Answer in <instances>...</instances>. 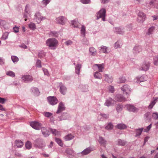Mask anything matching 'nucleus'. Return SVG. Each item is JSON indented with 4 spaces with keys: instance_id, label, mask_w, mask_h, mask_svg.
<instances>
[{
    "instance_id": "1",
    "label": "nucleus",
    "mask_w": 158,
    "mask_h": 158,
    "mask_svg": "<svg viewBox=\"0 0 158 158\" xmlns=\"http://www.w3.org/2000/svg\"><path fill=\"white\" fill-rule=\"evenodd\" d=\"M46 45L52 50H55L58 45V41L54 38H50L47 39L46 41Z\"/></svg>"
},
{
    "instance_id": "2",
    "label": "nucleus",
    "mask_w": 158,
    "mask_h": 158,
    "mask_svg": "<svg viewBox=\"0 0 158 158\" xmlns=\"http://www.w3.org/2000/svg\"><path fill=\"white\" fill-rule=\"evenodd\" d=\"M121 89L123 92V93L127 95V97L130 95L131 89L128 85H123L121 87Z\"/></svg>"
},
{
    "instance_id": "3",
    "label": "nucleus",
    "mask_w": 158,
    "mask_h": 158,
    "mask_svg": "<svg viewBox=\"0 0 158 158\" xmlns=\"http://www.w3.org/2000/svg\"><path fill=\"white\" fill-rule=\"evenodd\" d=\"M47 100L48 103L52 106L56 104L58 102V100L54 96H49L47 98Z\"/></svg>"
},
{
    "instance_id": "4",
    "label": "nucleus",
    "mask_w": 158,
    "mask_h": 158,
    "mask_svg": "<svg viewBox=\"0 0 158 158\" xmlns=\"http://www.w3.org/2000/svg\"><path fill=\"white\" fill-rule=\"evenodd\" d=\"M106 10H99L96 14L97 18L96 19L98 20L99 18H102L103 21H105Z\"/></svg>"
},
{
    "instance_id": "5",
    "label": "nucleus",
    "mask_w": 158,
    "mask_h": 158,
    "mask_svg": "<svg viewBox=\"0 0 158 158\" xmlns=\"http://www.w3.org/2000/svg\"><path fill=\"white\" fill-rule=\"evenodd\" d=\"M138 17L137 19V21L140 23H142L145 21L146 18V16L142 11H139L138 14Z\"/></svg>"
},
{
    "instance_id": "6",
    "label": "nucleus",
    "mask_w": 158,
    "mask_h": 158,
    "mask_svg": "<svg viewBox=\"0 0 158 158\" xmlns=\"http://www.w3.org/2000/svg\"><path fill=\"white\" fill-rule=\"evenodd\" d=\"M45 19V18L41 16L39 12L36 13L34 15V20L38 23H40L42 20Z\"/></svg>"
},
{
    "instance_id": "7",
    "label": "nucleus",
    "mask_w": 158,
    "mask_h": 158,
    "mask_svg": "<svg viewBox=\"0 0 158 158\" xmlns=\"http://www.w3.org/2000/svg\"><path fill=\"white\" fill-rule=\"evenodd\" d=\"M30 126L34 129L40 130L41 128H42V124L37 122H32L30 123Z\"/></svg>"
},
{
    "instance_id": "8",
    "label": "nucleus",
    "mask_w": 158,
    "mask_h": 158,
    "mask_svg": "<svg viewBox=\"0 0 158 158\" xmlns=\"http://www.w3.org/2000/svg\"><path fill=\"white\" fill-rule=\"evenodd\" d=\"M34 145L37 148H41L45 146V145L39 139H36L34 141Z\"/></svg>"
},
{
    "instance_id": "9",
    "label": "nucleus",
    "mask_w": 158,
    "mask_h": 158,
    "mask_svg": "<svg viewBox=\"0 0 158 158\" xmlns=\"http://www.w3.org/2000/svg\"><path fill=\"white\" fill-rule=\"evenodd\" d=\"M59 86L61 94L64 95H65L67 91V88L62 82L59 83Z\"/></svg>"
},
{
    "instance_id": "10",
    "label": "nucleus",
    "mask_w": 158,
    "mask_h": 158,
    "mask_svg": "<svg viewBox=\"0 0 158 158\" xmlns=\"http://www.w3.org/2000/svg\"><path fill=\"white\" fill-rule=\"evenodd\" d=\"M150 66V63L148 62H143L139 68L140 70L146 71L148 70Z\"/></svg>"
},
{
    "instance_id": "11",
    "label": "nucleus",
    "mask_w": 158,
    "mask_h": 158,
    "mask_svg": "<svg viewBox=\"0 0 158 158\" xmlns=\"http://www.w3.org/2000/svg\"><path fill=\"white\" fill-rule=\"evenodd\" d=\"M22 78L24 82L26 83L30 82L33 80L32 76L28 75L23 76Z\"/></svg>"
},
{
    "instance_id": "12",
    "label": "nucleus",
    "mask_w": 158,
    "mask_h": 158,
    "mask_svg": "<svg viewBox=\"0 0 158 158\" xmlns=\"http://www.w3.org/2000/svg\"><path fill=\"white\" fill-rule=\"evenodd\" d=\"M115 103V101L111 98L106 99L104 105L108 107L112 106Z\"/></svg>"
},
{
    "instance_id": "13",
    "label": "nucleus",
    "mask_w": 158,
    "mask_h": 158,
    "mask_svg": "<svg viewBox=\"0 0 158 158\" xmlns=\"http://www.w3.org/2000/svg\"><path fill=\"white\" fill-rule=\"evenodd\" d=\"M147 77L144 75L141 76H138L134 79V81L137 83H139L141 82L145 81L147 80Z\"/></svg>"
},
{
    "instance_id": "14",
    "label": "nucleus",
    "mask_w": 158,
    "mask_h": 158,
    "mask_svg": "<svg viewBox=\"0 0 158 158\" xmlns=\"http://www.w3.org/2000/svg\"><path fill=\"white\" fill-rule=\"evenodd\" d=\"M94 150V148H93L89 147L87 148L81 152L79 153L81 154L82 155H86L90 153Z\"/></svg>"
},
{
    "instance_id": "15",
    "label": "nucleus",
    "mask_w": 158,
    "mask_h": 158,
    "mask_svg": "<svg viewBox=\"0 0 158 158\" xmlns=\"http://www.w3.org/2000/svg\"><path fill=\"white\" fill-rule=\"evenodd\" d=\"M66 20L67 19L63 16L59 17L56 19V22L61 25H64Z\"/></svg>"
},
{
    "instance_id": "16",
    "label": "nucleus",
    "mask_w": 158,
    "mask_h": 158,
    "mask_svg": "<svg viewBox=\"0 0 158 158\" xmlns=\"http://www.w3.org/2000/svg\"><path fill=\"white\" fill-rule=\"evenodd\" d=\"M113 30L114 32L119 34H123L125 32L124 29L123 27H117L113 28Z\"/></svg>"
},
{
    "instance_id": "17",
    "label": "nucleus",
    "mask_w": 158,
    "mask_h": 158,
    "mask_svg": "<svg viewBox=\"0 0 158 158\" xmlns=\"http://www.w3.org/2000/svg\"><path fill=\"white\" fill-rule=\"evenodd\" d=\"M41 131L42 134L45 137H48L50 134L49 128L46 127H42L41 129Z\"/></svg>"
},
{
    "instance_id": "18",
    "label": "nucleus",
    "mask_w": 158,
    "mask_h": 158,
    "mask_svg": "<svg viewBox=\"0 0 158 158\" xmlns=\"http://www.w3.org/2000/svg\"><path fill=\"white\" fill-rule=\"evenodd\" d=\"M65 108L64 103L62 102H60L58 105L56 113L57 114L60 113L61 111L64 110Z\"/></svg>"
},
{
    "instance_id": "19",
    "label": "nucleus",
    "mask_w": 158,
    "mask_h": 158,
    "mask_svg": "<svg viewBox=\"0 0 158 158\" xmlns=\"http://www.w3.org/2000/svg\"><path fill=\"white\" fill-rule=\"evenodd\" d=\"M114 99L118 102H124L126 101V98L123 95L120 94H116Z\"/></svg>"
},
{
    "instance_id": "20",
    "label": "nucleus",
    "mask_w": 158,
    "mask_h": 158,
    "mask_svg": "<svg viewBox=\"0 0 158 158\" xmlns=\"http://www.w3.org/2000/svg\"><path fill=\"white\" fill-rule=\"evenodd\" d=\"M103 76L104 77V81L109 83H110L112 82L113 79L111 76L105 74Z\"/></svg>"
},
{
    "instance_id": "21",
    "label": "nucleus",
    "mask_w": 158,
    "mask_h": 158,
    "mask_svg": "<svg viewBox=\"0 0 158 158\" xmlns=\"http://www.w3.org/2000/svg\"><path fill=\"white\" fill-rule=\"evenodd\" d=\"M142 50V47L141 46L136 45L133 48V52L134 54H136L141 52Z\"/></svg>"
},
{
    "instance_id": "22",
    "label": "nucleus",
    "mask_w": 158,
    "mask_h": 158,
    "mask_svg": "<svg viewBox=\"0 0 158 158\" xmlns=\"http://www.w3.org/2000/svg\"><path fill=\"white\" fill-rule=\"evenodd\" d=\"M31 93L35 96H38L40 94V92L37 88L32 87L31 88Z\"/></svg>"
},
{
    "instance_id": "23",
    "label": "nucleus",
    "mask_w": 158,
    "mask_h": 158,
    "mask_svg": "<svg viewBox=\"0 0 158 158\" xmlns=\"http://www.w3.org/2000/svg\"><path fill=\"white\" fill-rule=\"evenodd\" d=\"M126 107L128 110L130 112H135L137 110L136 108L131 105L127 104Z\"/></svg>"
},
{
    "instance_id": "24",
    "label": "nucleus",
    "mask_w": 158,
    "mask_h": 158,
    "mask_svg": "<svg viewBox=\"0 0 158 158\" xmlns=\"http://www.w3.org/2000/svg\"><path fill=\"white\" fill-rule=\"evenodd\" d=\"M98 141L101 145L105 147L107 143V141L104 138L101 136H99L98 139Z\"/></svg>"
},
{
    "instance_id": "25",
    "label": "nucleus",
    "mask_w": 158,
    "mask_h": 158,
    "mask_svg": "<svg viewBox=\"0 0 158 158\" xmlns=\"http://www.w3.org/2000/svg\"><path fill=\"white\" fill-rule=\"evenodd\" d=\"M73 64L75 65V72L79 75L80 74V72L81 69L82 67V65L80 64H77L75 65V63Z\"/></svg>"
},
{
    "instance_id": "26",
    "label": "nucleus",
    "mask_w": 158,
    "mask_h": 158,
    "mask_svg": "<svg viewBox=\"0 0 158 158\" xmlns=\"http://www.w3.org/2000/svg\"><path fill=\"white\" fill-rule=\"evenodd\" d=\"M99 49L103 53L107 54L109 52L108 51V47L104 46H102L99 47Z\"/></svg>"
},
{
    "instance_id": "27",
    "label": "nucleus",
    "mask_w": 158,
    "mask_h": 158,
    "mask_svg": "<svg viewBox=\"0 0 158 158\" xmlns=\"http://www.w3.org/2000/svg\"><path fill=\"white\" fill-rule=\"evenodd\" d=\"M0 26L1 28H3L5 29H7L9 28L8 24L3 20H0Z\"/></svg>"
},
{
    "instance_id": "28",
    "label": "nucleus",
    "mask_w": 158,
    "mask_h": 158,
    "mask_svg": "<svg viewBox=\"0 0 158 158\" xmlns=\"http://www.w3.org/2000/svg\"><path fill=\"white\" fill-rule=\"evenodd\" d=\"M49 129L50 132L52 134L56 136H59L60 135V132L55 129H53L51 128H49Z\"/></svg>"
},
{
    "instance_id": "29",
    "label": "nucleus",
    "mask_w": 158,
    "mask_h": 158,
    "mask_svg": "<svg viewBox=\"0 0 158 158\" xmlns=\"http://www.w3.org/2000/svg\"><path fill=\"white\" fill-rule=\"evenodd\" d=\"M115 127L119 129L123 130L127 128V126L126 124L122 123L118 124Z\"/></svg>"
},
{
    "instance_id": "30",
    "label": "nucleus",
    "mask_w": 158,
    "mask_h": 158,
    "mask_svg": "<svg viewBox=\"0 0 158 158\" xmlns=\"http://www.w3.org/2000/svg\"><path fill=\"white\" fill-rule=\"evenodd\" d=\"M31 13L30 10H25L23 14V17L25 21H27V19H29L31 16Z\"/></svg>"
},
{
    "instance_id": "31",
    "label": "nucleus",
    "mask_w": 158,
    "mask_h": 158,
    "mask_svg": "<svg viewBox=\"0 0 158 158\" xmlns=\"http://www.w3.org/2000/svg\"><path fill=\"white\" fill-rule=\"evenodd\" d=\"M86 31V30L85 26L83 25H82L81 27L80 31L81 36L85 37V36Z\"/></svg>"
},
{
    "instance_id": "32",
    "label": "nucleus",
    "mask_w": 158,
    "mask_h": 158,
    "mask_svg": "<svg viewBox=\"0 0 158 158\" xmlns=\"http://www.w3.org/2000/svg\"><path fill=\"white\" fill-rule=\"evenodd\" d=\"M144 118L147 122H149L151 120V114L150 112H147L144 115Z\"/></svg>"
},
{
    "instance_id": "33",
    "label": "nucleus",
    "mask_w": 158,
    "mask_h": 158,
    "mask_svg": "<svg viewBox=\"0 0 158 158\" xmlns=\"http://www.w3.org/2000/svg\"><path fill=\"white\" fill-rule=\"evenodd\" d=\"M95 65L98 68V71L100 72H102L104 68V64H95Z\"/></svg>"
},
{
    "instance_id": "34",
    "label": "nucleus",
    "mask_w": 158,
    "mask_h": 158,
    "mask_svg": "<svg viewBox=\"0 0 158 158\" xmlns=\"http://www.w3.org/2000/svg\"><path fill=\"white\" fill-rule=\"evenodd\" d=\"M15 143L16 146L18 148H21L23 145V142L20 140H16L15 142Z\"/></svg>"
},
{
    "instance_id": "35",
    "label": "nucleus",
    "mask_w": 158,
    "mask_h": 158,
    "mask_svg": "<svg viewBox=\"0 0 158 158\" xmlns=\"http://www.w3.org/2000/svg\"><path fill=\"white\" fill-rule=\"evenodd\" d=\"M74 138V136L71 134H69L64 137V140L66 141H69Z\"/></svg>"
},
{
    "instance_id": "36",
    "label": "nucleus",
    "mask_w": 158,
    "mask_h": 158,
    "mask_svg": "<svg viewBox=\"0 0 158 158\" xmlns=\"http://www.w3.org/2000/svg\"><path fill=\"white\" fill-rule=\"evenodd\" d=\"M94 77L95 79H101L102 78V76L100 72L96 71L94 73Z\"/></svg>"
},
{
    "instance_id": "37",
    "label": "nucleus",
    "mask_w": 158,
    "mask_h": 158,
    "mask_svg": "<svg viewBox=\"0 0 158 158\" xmlns=\"http://www.w3.org/2000/svg\"><path fill=\"white\" fill-rule=\"evenodd\" d=\"M143 129V127L135 129V132L136 133L135 136L138 137V136H139L141 134Z\"/></svg>"
},
{
    "instance_id": "38",
    "label": "nucleus",
    "mask_w": 158,
    "mask_h": 158,
    "mask_svg": "<svg viewBox=\"0 0 158 158\" xmlns=\"http://www.w3.org/2000/svg\"><path fill=\"white\" fill-rule=\"evenodd\" d=\"M70 23L75 28H80L78 25V22L77 19L71 21Z\"/></svg>"
},
{
    "instance_id": "39",
    "label": "nucleus",
    "mask_w": 158,
    "mask_h": 158,
    "mask_svg": "<svg viewBox=\"0 0 158 158\" xmlns=\"http://www.w3.org/2000/svg\"><path fill=\"white\" fill-rule=\"evenodd\" d=\"M59 35V33L56 31H51L49 33V35L51 36L56 37H57Z\"/></svg>"
},
{
    "instance_id": "40",
    "label": "nucleus",
    "mask_w": 158,
    "mask_h": 158,
    "mask_svg": "<svg viewBox=\"0 0 158 158\" xmlns=\"http://www.w3.org/2000/svg\"><path fill=\"white\" fill-rule=\"evenodd\" d=\"M157 99V98L155 97V98H154V99L151 102L148 107L149 109H151L153 108L154 106L156 104V101Z\"/></svg>"
},
{
    "instance_id": "41",
    "label": "nucleus",
    "mask_w": 158,
    "mask_h": 158,
    "mask_svg": "<svg viewBox=\"0 0 158 158\" xmlns=\"http://www.w3.org/2000/svg\"><path fill=\"white\" fill-rule=\"evenodd\" d=\"M43 114L45 117L48 118L51 117L50 120H52V118H53L52 116L53 115L52 113L48 112H44L43 113Z\"/></svg>"
},
{
    "instance_id": "42",
    "label": "nucleus",
    "mask_w": 158,
    "mask_h": 158,
    "mask_svg": "<svg viewBox=\"0 0 158 158\" xmlns=\"http://www.w3.org/2000/svg\"><path fill=\"white\" fill-rule=\"evenodd\" d=\"M155 29V27L154 26H152L150 27L148 30V31L146 33L148 35H150L152 34Z\"/></svg>"
},
{
    "instance_id": "43",
    "label": "nucleus",
    "mask_w": 158,
    "mask_h": 158,
    "mask_svg": "<svg viewBox=\"0 0 158 158\" xmlns=\"http://www.w3.org/2000/svg\"><path fill=\"white\" fill-rule=\"evenodd\" d=\"M89 51L91 55L95 56L96 54V50L94 47H90L89 48Z\"/></svg>"
},
{
    "instance_id": "44",
    "label": "nucleus",
    "mask_w": 158,
    "mask_h": 158,
    "mask_svg": "<svg viewBox=\"0 0 158 158\" xmlns=\"http://www.w3.org/2000/svg\"><path fill=\"white\" fill-rule=\"evenodd\" d=\"M9 33L7 32H6L3 34L1 39L2 40H4L7 39L8 38Z\"/></svg>"
},
{
    "instance_id": "45",
    "label": "nucleus",
    "mask_w": 158,
    "mask_h": 158,
    "mask_svg": "<svg viewBox=\"0 0 158 158\" xmlns=\"http://www.w3.org/2000/svg\"><path fill=\"white\" fill-rule=\"evenodd\" d=\"M25 146L27 149H30L32 147V144L29 141H27L25 143Z\"/></svg>"
},
{
    "instance_id": "46",
    "label": "nucleus",
    "mask_w": 158,
    "mask_h": 158,
    "mask_svg": "<svg viewBox=\"0 0 158 158\" xmlns=\"http://www.w3.org/2000/svg\"><path fill=\"white\" fill-rule=\"evenodd\" d=\"M117 145L119 146H124L126 144L125 141L121 139H118L117 141Z\"/></svg>"
},
{
    "instance_id": "47",
    "label": "nucleus",
    "mask_w": 158,
    "mask_h": 158,
    "mask_svg": "<svg viewBox=\"0 0 158 158\" xmlns=\"http://www.w3.org/2000/svg\"><path fill=\"white\" fill-rule=\"evenodd\" d=\"M46 55V52L42 50L40 51L38 54V56L39 58H42L44 57Z\"/></svg>"
},
{
    "instance_id": "48",
    "label": "nucleus",
    "mask_w": 158,
    "mask_h": 158,
    "mask_svg": "<svg viewBox=\"0 0 158 158\" xmlns=\"http://www.w3.org/2000/svg\"><path fill=\"white\" fill-rule=\"evenodd\" d=\"M7 75L12 77H15V73L11 71H9L6 73Z\"/></svg>"
},
{
    "instance_id": "49",
    "label": "nucleus",
    "mask_w": 158,
    "mask_h": 158,
    "mask_svg": "<svg viewBox=\"0 0 158 158\" xmlns=\"http://www.w3.org/2000/svg\"><path fill=\"white\" fill-rule=\"evenodd\" d=\"M108 92L110 93H114L115 91V89L113 86L110 85L108 87Z\"/></svg>"
},
{
    "instance_id": "50",
    "label": "nucleus",
    "mask_w": 158,
    "mask_h": 158,
    "mask_svg": "<svg viewBox=\"0 0 158 158\" xmlns=\"http://www.w3.org/2000/svg\"><path fill=\"white\" fill-rule=\"evenodd\" d=\"M121 46L122 43L119 40L117 41L114 44V47L116 49L121 48Z\"/></svg>"
},
{
    "instance_id": "51",
    "label": "nucleus",
    "mask_w": 158,
    "mask_h": 158,
    "mask_svg": "<svg viewBox=\"0 0 158 158\" xmlns=\"http://www.w3.org/2000/svg\"><path fill=\"white\" fill-rule=\"evenodd\" d=\"M113 127V126L112 123H108L105 127L106 129L107 130H112Z\"/></svg>"
},
{
    "instance_id": "52",
    "label": "nucleus",
    "mask_w": 158,
    "mask_h": 158,
    "mask_svg": "<svg viewBox=\"0 0 158 158\" xmlns=\"http://www.w3.org/2000/svg\"><path fill=\"white\" fill-rule=\"evenodd\" d=\"M29 28L31 30H34L36 28L35 24L33 23H30L28 25Z\"/></svg>"
},
{
    "instance_id": "53",
    "label": "nucleus",
    "mask_w": 158,
    "mask_h": 158,
    "mask_svg": "<svg viewBox=\"0 0 158 158\" xmlns=\"http://www.w3.org/2000/svg\"><path fill=\"white\" fill-rule=\"evenodd\" d=\"M55 140L56 142L60 146L62 147L63 145V143L61 140L59 138H56Z\"/></svg>"
},
{
    "instance_id": "54",
    "label": "nucleus",
    "mask_w": 158,
    "mask_h": 158,
    "mask_svg": "<svg viewBox=\"0 0 158 158\" xmlns=\"http://www.w3.org/2000/svg\"><path fill=\"white\" fill-rule=\"evenodd\" d=\"M11 59L13 62L14 63H17L19 60L18 58L15 56H12Z\"/></svg>"
},
{
    "instance_id": "55",
    "label": "nucleus",
    "mask_w": 158,
    "mask_h": 158,
    "mask_svg": "<svg viewBox=\"0 0 158 158\" xmlns=\"http://www.w3.org/2000/svg\"><path fill=\"white\" fill-rule=\"evenodd\" d=\"M154 64L156 65H158V56H156L153 58Z\"/></svg>"
},
{
    "instance_id": "56",
    "label": "nucleus",
    "mask_w": 158,
    "mask_h": 158,
    "mask_svg": "<svg viewBox=\"0 0 158 158\" xmlns=\"http://www.w3.org/2000/svg\"><path fill=\"white\" fill-rule=\"evenodd\" d=\"M66 152L69 155H73L74 154V151L72 149H68L66 150Z\"/></svg>"
},
{
    "instance_id": "57",
    "label": "nucleus",
    "mask_w": 158,
    "mask_h": 158,
    "mask_svg": "<svg viewBox=\"0 0 158 158\" xmlns=\"http://www.w3.org/2000/svg\"><path fill=\"white\" fill-rule=\"evenodd\" d=\"M152 117L153 119H158V113L155 112L153 113Z\"/></svg>"
},
{
    "instance_id": "58",
    "label": "nucleus",
    "mask_w": 158,
    "mask_h": 158,
    "mask_svg": "<svg viewBox=\"0 0 158 158\" xmlns=\"http://www.w3.org/2000/svg\"><path fill=\"white\" fill-rule=\"evenodd\" d=\"M36 66L38 68H40L42 67L41 62L40 60L39 59L37 60Z\"/></svg>"
},
{
    "instance_id": "59",
    "label": "nucleus",
    "mask_w": 158,
    "mask_h": 158,
    "mask_svg": "<svg viewBox=\"0 0 158 158\" xmlns=\"http://www.w3.org/2000/svg\"><path fill=\"white\" fill-rule=\"evenodd\" d=\"M123 109V106L121 105H117L116 107V109L118 113L121 111Z\"/></svg>"
},
{
    "instance_id": "60",
    "label": "nucleus",
    "mask_w": 158,
    "mask_h": 158,
    "mask_svg": "<svg viewBox=\"0 0 158 158\" xmlns=\"http://www.w3.org/2000/svg\"><path fill=\"white\" fill-rule=\"evenodd\" d=\"M50 0H43L42 1V3L43 4V7H45L50 2Z\"/></svg>"
},
{
    "instance_id": "61",
    "label": "nucleus",
    "mask_w": 158,
    "mask_h": 158,
    "mask_svg": "<svg viewBox=\"0 0 158 158\" xmlns=\"http://www.w3.org/2000/svg\"><path fill=\"white\" fill-rule=\"evenodd\" d=\"M152 126V124H150L148 126H147L146 127V128L144 129V131L147 132H148L150 131V129L151 128Z\"/></svg>"
},
{
    "instance_id": "62",
    "label": "nucleus",
    "mask_w": 158,
    "mask_h": 158,
    "mask_svg": "<svg viewBox=\"0 0 158 158\" xmlns=\"http://www.w3.org/2000/svg\"><path fill=\"white\" fill-rule=\"evenodd\" d=\"M100 115L102 116V117L107 119L109 118V115L108 114H102L100 113Z\"/></svg>"
},
{
    "instance_id": "63",
    "label": "nucleus",
    "mask_w": 158,
    "mask_h": 158,
    "mask_svg": "<svg viewBox=\"0 0 158 158\" xmlns=\"http://www.w3.org/2000/svg\"><path fill=\"white\" fill-rule=\"evenodd\" d=\"M82 43L83 44L88 45L89 44V42L87 39L85 38H84L83 39Z\"/></svg>"
},
{
    "instance_id": "64",
    "label": "nucleus",
    "mask_w": 158,
    "mask_h": 158,
    "mask_svg": "<svg viewBox=\"0 0 158 158\" xmlns=\"http://www.w3.org/2000/svg\"><path fill=\"white\" fill-rule=\"evenodd\" d=\"M119 83H123L125 82L126 81V79L124 77H121L119 78Z\"/></svg>"
}]
</instances>
